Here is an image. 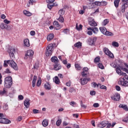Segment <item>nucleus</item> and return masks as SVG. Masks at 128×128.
<instances>
[{"mask_svg": "<svg viewBox=\"0 0 128 128\" xmlns=\"http://www.w3.org/2000/svg\"><path fill=\"white\" fill-rule=\"evenodd\" d=\"M12 86V78L10 76L6 77L4 78V86L5 88H10Z\"/></svg>", "mask_w": 128, "mask_h": 128, "instance_id": "f257e3e1", "label": "nucleus"}, {"mask_svg": "<svg viewBox=\"0 0 128 128\" xmlns=\"http://www.w3.org/2000/svg\"><path fill=\"white\" fill-rule=\"evenodd\" d=\"M52 48H54V44H49L46 48V56H52Z\"/></svg>", "mask_w": 128, "mask_h": 128, "instance_id": "f03ea898", "label": "nucleus"}, {"mask_svg": "<svg viewBox=\"0 0 128 128\" xmlns=\"http://www.w3.org/2000/svg\"><path fill=\"white\" fill-rule=\"evenodd\" d=\"M7 62H8V64H10V66H11L12 68L14 70H18V65L14 60H8Z\"/></svg>", "mask_w": 128, "mask_h": 128, "instance_id": "7ed1b4c3", "label": "nucleus"}, {"mask_svg": "<svg viewBox=\"0 0 128 128\" xmlns=\"http://www.w3.org/2000/svg\"><path fill=\"white\" fill-rule=\"evenodd\" d=\"M118 84L120 86H124L125 88L128 86V82L126 81L124 78H120V80L118 82Z\"/></svg>", "mask_w": 128, "mask_h": 128, "instance_id": "20e7f679", "label": "nucleus"}, {"mask_svg": "<svg viewBox=\"0 0 128 128\" xmlns=\"http://www.w3.org/2000/svg\"><path fill=\"white\" fill-rule=\"evenodd\" d=\"M34 52L32 51V50H28L27 51L26 54L25 55V57L24 58V60H28V58H32V56H34Z\"/></svg>", "mask_w": 128, "mask_h": 128, "instance_id": "39448f33", "label": "nucleus"}, {"mask_svg": "<svg viewBox=\"0 0 128 128\" xmlns=\"http://www.w3.org/2000/svg\"><path fill=\"white\" fill-rule=\"evenodd\" d=\"M104 54H106V56H108L110 58H114V54L108 50V48H104Z\"/></svg>", "mask_w": 128, "mask_h": 128, "instance_id": "423d86ee", "label": "nucleus"}, {"mask_svg": "<svg viewBox=\"0 0 128 128\" xmlns=\"http://www.w3.org/2000/svg\"><path fill=\"white\" fill-rule=\"evenodd\" d=\"M0 124H8L12 122L10 120L4 118H0Z\"/></svg>", "mask_w": 128, "mask_h": 128, "instance_id": "0eeeda50", "label": "nucleus"}, {"mask_svg": "<svg viewBox=\"0 0 128 128\" xmlns=\"http://www.w3.org/2000/svg\"><path fill=\"white\" fill-rule=\"evenodd\" d=\"M111 98L114 102H118L120 98V94L116 93L113 96H111Z\"/></svg>", "mask_w": 128, "mask_h": 128, "instance_id": "6e6552de", "label": "nucleus"}, {"mask_svg": "<svg viewBox=\"0 0 128 128\" xmlns=\"http://www.w3.org/2000/svg\"><path fill=\"white\" fill-rule=\"evenodd\" d=\"M14 52H16V49L12 48L9 52V54L10 56V58L12 60H14Z\"/></svg>", "mask_w": 128, "mask_h": 128, "instance_id": "1a4fd4ad", "label": "nucleus"}, {"mask_svg": "<svg viewBox=\"0 0 128 128\" xmlns=\"http://www.w3.org/2000/svg\"><path fill=\"white\" fill-rule=\"evenodd\" d=\"M30 99L26 98L24 101V106L26 108H30Z\"/></svg>", "mask_w": 128, "mask_h": 128, "instance_id": "9d476101", "label": "nucleus"}, {"mask_svg": "<svg viewBox=\"0 0 128 128\" xmlns=\"http://www.w3.org/2000/svg\"><path fill=\"white\" fill-rule=\"evenodd\" d=\"M116 72L120 76H126V73L122 72L120 68L118 67H116Z\"/></svg>", "mask_w": 128, "mask_h": 128, "instance_id": "9b49d317", "label": "nucleus"}, {"mask_svg": "<svg viewBox=\"0 0 128 128\" xmlns=\"http://www.w3.org/2000/svg\"><path fill=\"white\" fill-rule=\"evenodd\" d=\"M108 123L106 121H103L98 124V128H104L106 126Z\"/></svg>", "mask_w": 128, "mask_h": 128, "instance_id": "f8f14e48", "label": "nucleus"}, {"mask_svg": "<svg viewBox=\"0 0 128 128\" xmlns=\"http://www.w3.org/2000/svg\"><path fill=\"white\" fill-rule=\"evenodd\" d=\"M96 37H94L93 38H92L89 40V44L90 46H92V44H96Z\"/></svg>", "mask_w": 128, "mask_h": 128, "instance_id": "ddd939ff", "label": "nucleus"}, {"mask_svg": "<svg viewBox=\"0 0 128 128\" xmlns=\"http://www.w3.org/2000/svg\"><path fill=\"white\" fill-rule=\"evenodd\" d=\"M80 84H82V86H84V84H88V78H81L80 79Z\"/></svg>", "mask_w": 128, "mask_h": 128, "instance_id": "4468645a", "label": "nucleus"}, {"mask_svg": "<svg viewBox=\"0 0 128 128\" xmlns=\"http://www.w3.org/2000/svg\"><path fill=\"white\" fill-rule=\"evenodd\" d=\"M89 24L90 26H98V24H96V22H94V19H92V20H89Z\"/></svg>", "mask_w": 128, "mask_h": 128, "instance_id": "2eb2a0df", "label": "nucleus"}, {"mask_svg": "<svg viewBox=\"0 0 128 128\" xmlns=\"http://www.w3.org/2000/svg\"><path fill=\"white\" fill-rule=\"evenodd\" d=\"M54 37V34H50L48 36L47 40H48V42H50V40H52Z\"/></svg>", "mask_w": 128, "mask_h": 128, "instance_id": "dca6fc26", "label": "nucleus"}, {"mask_svg": "<svg viewBox=\"0 0 128 128\" xmlns=\"http://www.w3.org/2000/svg\"><path fill=\"white\" fill-rule=\"evenodd\" d=\"M36 80H38V77L36 76H34L33 78V80L32 82V88H34L36 86Z\"/></svg>", "mask_w": 128, "mask_h": 128, "instance_id": "f3484780", "label": "nucleus"}, {"mask_svg": "<svg viewBox=\"0 0 128 128\" xmlns=\"http://www.w3.org/2000/svg\"><path fill=\"white\" fill-rule=\"evenodd\" d=\"M54 68L55 70H60V68H62V66H60V64H56L54 65Z\"/></svg>", "mask_w": 128, "mask_h": 128, "instance_id": "a211bd4d", "label": "nucleus"}, {"mask_svg": "<svg viewBox=\"0 0 128 128\" xmlns=\"http://www.w3.org/2000/svg\"><path fill=\"white\" fill-rule=\"evenodd\" d=\"M23 12L25 16H32V14L26 10H24Z\"/></svg>", "mask_w": 128, "mask_h": 128, "instance_id": "6ab92c4d", "label": "nucleus"}, {"mask_svg": "<svg viewBox=\"0 0 128 128\" xmlns=\"http://www.w3.org/2000/svg\"><path fill=\"white\" fill-rule=\"evenodd\" d=\"M51 60L52 62H54L55 64L58 62V57L56 56L52 57Z\"/></svg>", "mask_w": 128, "mask_h": 128, "instance_id": "aec40b11", "label": "nucleus"}, {"mask_svg": "<svg viewBox=\"0 0 128 128\" xmlns=\"http://www.w3.org/2000/svg\"><path fill=\"white\" fill-rule=\"evenodd\" d=\"M119 108H124V110H126V112H128V108L126 105L120 104L119 105Z\"/></svg>", "mask_w": 128, "mask_h": 128, "instance_id": "412c9836", "label": "nucleus"}, {"mask_svg": "<svg viewBox=\"0 0 128 128\" xmlns=\"http://www.w3.org/2000/svg\"><path fill=\"white\" fill-rule=\"evenodd\" d=\"M100 31L103 34H105L106 32V28L104 27H100Z\"/></svg>", "mask_w": 128, "mask_h": 128, "instance_id": "4be33fe9", "label": "nucleus"}, {"mask_svg": "<svg viewBox=\"0 0 128 128\" xmlns=\"http://www.w3.org/2000/svg\"><path fill=\"white\" fill-rule=\"evenodd\" d=\"M24 44L25 46H30V40L28 39H25L24 40Z\"/></svg>", "mask_w": 128, "mask_h": 128, "instance_id": "5701e85b", "label": "nucleus"}, {"mask_svg": "<svg viewBox=\"0 0 128 128\" xmlns=\"http://www.w3.org/2000/svg\"><path fill=\"white\" fill-rule=\"evenodd\" d=\"M8 94V91L6 89V88H3V90H0V96H4V94Z\"/></svg>", "mask_w": 128, "mask_h": 128, "instance_id": "b1692460", "label": "nucleus"}, {"mask_svg": "<svg viewBox=\"0 0 128 128\" xmlns=\"http://www.w3.org/2000/svg\"><path fill=\"white\" fill-rule=\"evenodd\" d=\"M43 126H48V121L46 120H44L42 122Z\"/></svg>", "mask_w": 128, "mask_h": 128, "instance_id": "393cba45", "label": "nucleus"}, {"mask_svg": "<svg viewBox=\"0 0 128 128\" xmlns=\"http://www.w3.org/2000/svg\"><path fill=\"white\" fill-rule=\"evenodd\" d=\"M128 2L125 1L124 2V3L122 4V8H124L126 9L128 8Z\"/></svg>", "mask_w": 128, "mask_h": 128, "instance_id": "a878e982", "label": "nucleus"}, {"mask_svg": "<svg viewBox=\"0 0 128 128\" xmlns=\"http://www.w3.org/2000/svg\"><path fill=\"white\" fill-rule=\"evenodd\" d=\"M54 82H55V84H60V79L58 78V76H55L54 78Z\"/></svg>", "mask_w": 128, "mask_h": 128, "instance_id": "bb28decb", "label": "nucleus"}, {"mask_svg": "<svg viewBox=\"0 0 128 128\" xmlns=\"http://www.w3.org/2000/svg\"><path fill=\"white\" fill-rule=\"evenodd\" d=\"M6 24H4V23H0V28L1 30H6Z\"/></svg>", "mask_w": 128, "mask_h": 128, "instance_id": "cd10ccee", "label": "nucleus"}, {"mask_svg": "<svg viewBox=\"0 0 128 128\" xmlns=\"http://www.w3.org/2000/svg\"><path fill=\"white\" fill-rule=\"evenodd\" d=\"M105 36H114V34H112V32H108V31H106V33H105Z\"/></svg>", "mask_w": 128, "mask_h": 128, "instance_id": "c85d7f7f", "label": "nucleus"}, {"mask_svg": "<svg viewBox=\"0 0 128 128\" xmlns=\"http://www.w3.org/2000/svg\"><path fill=\"white\" fill-rule=\"evenodd\" d=\"M44 88L45 90H50V85L48 83L44 84Z\"/></svg>", "mask_w": 128, "mask_h": 128, "instance_id": "c756f323", "label": "nucleus"}, {"mask_svg": "<svg viewBox=\"0 0 128 128\" xmlns=\"http://www.w3.org/2000/svg\"><path fill=\"white\" fill-rule=\"evenodd\" d=\"M54 6V3H48V8L49 10H50Z\"/></svg>", "mask_w": 128, "mask_h": 128, "instance_id": "7c9ffc66", "label": "nucleus"}, {"mask_svg": "<svg viewBox=\"0 0 128 128\" xmlns=\"http://www.w3.org/2000/svg\"><path fill=\"white\" fill-rule=\"evenodd\" d=\"M62 32H64L65 34H70V29L68 28L64 29Z\"/></svg>", "mask_w": 128, "mask_h": 128, "instance_id": "2f4dec72", "label": "nucleus"}, {"mask_svg": "<svg viewBox=\"0 0 128 128\" xmlns=\"http://www.w3.org/2000/svg\"><path fill=\"white\" fill-rule=\"evenodd\" d=\"M58 14L60 16H64V10H62V9H61V10H59Z\"/></svg>", "mask_w": 128, "mask_h": 128, "instance_id": "473e14b6", "label": "nucleus"}, {"mask_svg": "<svg viewBox=\"0 0 128 128\" xmlns=\"http://www.w3.org/2000/svg\"><path fill=\"white\" fill-rule=\"evenodd\" d=\"M120 0H115L114 1V4L116 8H118V4H120Z\"/></svg>", "mask_w": 128, "mask_h": 128, "instance_id": "72a5a7b5", "label": "nucleus"}, {"mask_svg": "<svg viewBox=\"0 0 128 128\" xmlns=\"http://www.w3.org/2000/svg\"><path fill=\"white\" fill-rule=\"evenodd\" d=\"M92 32H93L94 34H96L98 32V28L96 27H95L93 28V29L92 30Z\"/></svg>", "mask_w": 128, "mask_h": 128, "instance_id": "f704fd0d", "label": "nucleus"}, {"mask_svg": "<svg viewBox=\"0 0 128 128\" xmlns=\"http://www.w3.org/2000/svg\"><path fill=\"white\" fill-rule=\"evenodd\" d=\"M74 46L75 48H80V46H82V43L80 42H78L74 44Z\"/></svg>", "mask_w": 128, "mask_h": 128, "instance_id": "c9c22d12", "label": "nucleus"}, {"mask_svg": "<svg viewBox=\"0 0 128 128\" xmlns=\"http://www.w3.org/2000/svg\"><path fill=\"white\" fill-rule=\"evenodd\" d=\"M40 84H42V78H40L36 82V86H40Z\"/></svg>", "mask_w": 128, "mask_h": 128, "instance_id": "e433bc0d", "label": "nucleus"}, {"mask_svg": "<svg viewBox=\"0 0 128 128\" xmlns=\"http://www.w3.org/2000/svg\"><path fill=\"white\" fill-rule=\"evenodd\" d=\"M58 20H59L60 22H64V19L62 16H60L58 18Z\"/></svg>", "mask_w": 128, "mask_h": 128, "instance_id": "4c0bfd02", "label": "nucleus"}, {"mask_svg": "<svg viewBox=\"0 0 128 128\" xmlns=\"http://www.w3.org/2000/svg\"><path fill=\"white\" fill-rule=\"evenodd\" d=\"M112 44V46H116V48H118V42H114Z\"/></svg>", "mask_w": 128, "mask_h": 128, "instance_id": "58836bf2", "label": "nucleus"}, {"mask_svg": "<svg viewBox=\"0 0 128 128\" xmlns=\"http://www.w3.org/2000/svg\"><path fill=\"white\" fill-rule=\"evenodd\" d=\"M5 30H12V26L7 24Z\"/></svg>", "mask_w": 128, "mask_h": 128, "instance_id": "ea45409f", "label": "nucleus"}, {"mask_svg": "<svg viewBox=\"0 0 128 128\" xmlns=\"http://www.w3.org/2000/svg\"><path fill=\"white\" fill-rule=\"evenodd\" d=\"M62 124V120H58L56 122V126H60V124Z\"/></svg>", "mask_w": 128, "mask_h": 128, "instance_id": "a19ab883", "label": "nucleus"}, {"mask_svg": "<svg viewBox=\"0 0 128 128\" xmlns=\"http://www.w3.org/2000/svg\"><path fill=\"white\" fill-rule=\"evenodd\" d=\"M108 24V19L104 20L102 22V26H106Z\"/></svg>", "mask_w": 128, "mask_h": 128, "instance_id": "79ce46f5", "label": "nucleus"}, {"mask_svg": "<svg viewBox=\"0 0 128 128\" xmlns=\"http://www.w3.org/2000/svg\"><path fill=\"white\" fill-rule=\"evenodd\" d=\"M75 68L76 70H80L82 67L78 65V64H75Z\"/></svg>", "mask_w": 128, "mask_h": 128, "instance_id": "37998d69", "label": "nucleus"}, {"mask_svg": "<svg viewBox=\"0 0 128 128\" xmlns=\"http://www.w3.org/2000/svg\"><path fill=\"white\" fill-rule=\"evenodd\" d=\"M98 67L99 68H101V70H104V65L100 63L98 64Z\"/></svg>", "mask_w": 128, "mask_h": 128, "instance_id": "c03bdc74", "label": "nucleus"}, {"mask_svg": "<svg viewBox=\"0 0 128 128\" xmlns=\"http://www.w3.org/2000/svg\"><path fill=\"white\" fill-rule=\"evenodd\" d=\"M3 108L4 110H8V104H5L3 106Z\"/></svg>", "mask_w": 128, "mask_h": 128, "instance_id": "a18cd8bd", "label": "nucleus"}, {"mask_svg": "<svg viewBox=\"0 0 128 128\" xmlns=\"http://www.w3.org/2000/svg\"><path fill=\"white\" fill-rule=\"evenodd\" d=\"M53 24L54 26H57L58 28H59L60 26V24H58V22L56 21L54 22Z\"/></svg>", "mask_w": 128, "mask_h": 128, "instance_id": "49530a36", "label": "nucleus"}, {"mask_svg": "<svg viewBox=\"0 0 128 128\" xmlns=\"http://www.w3.org/2000/svg\"><path fill=\"white\" fill-rule=\"evenodd\" d=\"M76 28L78 30H80L82 28V25L80 24L79 27L78 26V24L76 25Z\"/></svg>", "mask_w": 128, "mask_h": 128, "instance_id": "de8ad7c7", "label": "nucleus"}, {"mask_svg": "<svg viewBox=\"0 0 128 128\" xmlns=\"http://www.w3.org/2000/svg\"><path fill=\"white\" fill-rule=\"evenodd\" d=\"M4 24H10V21L8 20V19H5L4 20Z\"/></svg>", "mask_w": 128, "mask_h": 128, "instance_id": "09e8293b", "label": "nucleus"}, {"mask_svg": "<svg viewBox=\"0 0 128 128\" xmlns=\"http://www.w3.org/2000/svg\"><path fill=\"white\" fill-rule=\"evenodd\" d=\"M29 4H34V2H36V0H29Z\"/></svg>", "mask_w": 128, "mask_h": 128, "instance_id": "8fccbe9b", "label": "nucleus"}, {"mask_svg": "<svg viewBox=\"0 0 128 128\" xmlns=\"http://www.w3.org/2000/svg\"><path fill=\"white\" fill-rule=\"evenodd\" d=\"M34 70H38V63H36L34 66Z\"/></svg>", "mask_w": 128, "mask_h": 128, "instance_id": "3c124183", "label": "nucleus"}, {"mask_svg": "<svg viewBox=\"0 0 128 128\" xmlns=\"http://www.w3.org/2000/svg\"><path fill=\"white\" fill-rule=\"evenodd\" d=\"M48 4H54V0H46Z\"/></svg>", "mask_w": 128, "mask_h": 128, "instance_id": "603ef678", "label": "nucleus"}, {"mask_svg": "<svg viewBox=\"0 0 128 128\" xmlns=\"http://www.w3.org/2000/svg\"><path fill=\"white\" fill-rule=\"evenodd\" d=\"M8 61L4 60V68H7V66H8Z\"/></svg>", "mask_w": 128, "mask_h": 128, "instance_id": "864d4df0", "label": "nucleus"}, {"mask_svg": "<svg viewBox=\"0 0 128 128\" xmlns=\"http://www.w3.org/2000/svg\"><path fill=\"white\" fill-rule=\"evenodd\" d=\"M80 106L82 108H86V106L85 104H84L82 101H81Z\"/></svg>", "mask_w": 128, "mask_h": 128, "instance_id": "5fc2aeb1", "label": "nucleus"}, {"mask_svg": "<svg viewBox=\"0 0 128 128\" xmlns=\"http://www.w3.org/2000/svg\"><path fill=\"white\" fill-rule=\"evenodd\" d=\"M93 106L94 108H98L100 106V104H98V103H94L93 104Z\"/></svg>", "mask_w": 128, "mask_h": 128, "instance_id": "6e6d98bb", "label": "nucleus"}, {"mask_svg": "<svg viewBox=\"0 0 128 128\" xmlns=\"http://www.w3.org/2000/svg\"><path fill=\"white\" fill-rule=\"evenodd\" d=\"M100 57H97L95 58L94 62H100Z\"/></svg>", "mask_w": 128, "mask_h": 128, "instance_id": "4d7b16f0", "label": "nucleus"}, {"mask_svg": "<svg viewBox=\"0 0 128 128\" xmlns=\"http://www.w3.org/2000/svg\"><path fill=\"white\" fill-rule=\"evenodd\" d=\"M81 74L82 76H83V78H84V76H86L87 74L86 72H84V71H83L82 73Z\"/></svg>", "mask_w": 128, "mask_h": 128, "instance_id": "13d9d810", "label": "nucleus"}, {"mask_svg": "<svg viewBox=\"0 0 128 128\" xmlns=\"http://www.w3.org/2000/svg\"><path fill=\"white\" fill-rule=\"evenodd\" d=\"M5 72L6 74H11L12 72L10 70V69L6 68L5 70Z\"/></svg>", "mask_w": 128, "mask_h": 128, "instance_id": "bf43d9fd", "label": "nucleus"}, {"mask_svg": "<svg viewBox=\"0 0 128 128\" xmlns=\"http://www.w3.org/2000/svg\"><path fill=\"white\" fill-rule=\"evenodd\" d=\"M18 98L20 100H24V96H22V95H19L18 96Z\"/></svg>", "mask_w": 128, "mask_h": 128, "instance_id": "052dcab7", "label": "nucleus"}, {"mask_svg": "<svg viewBox=\"0 0 128 128\" xmlns=\"http://www.w3.org/2000/svg\"><path fill=\"white\" fill-rule=\"evenodd\" d=\"M72 84V82H70V81H68V82H67L66 83V86H70Z\"/></svg>", "mask_w": 128, "mask_h": 128, "instance_id": "680f3d73", "label": "nucleus"}, {"mask_svg": "<svg viewBox=\"0 0 128 128\" xmlns=\"http://www.w3.org/2000/svg\"><path fill=\"white\" fill-rule=\"evenodd\" d=\"M33 113L34 114H38V110H36V109H34L32 110Z\"/></svg>", "mask_w": 128, "mask_h": 128, "instance_id": "e2e57ef3", "label": "nucleus"}, {"mask_svg": "<svg viewBox=\"0 0 128 128\" xmlns=\"http://www.w3.org/2000/svg\"><path fill=\"white\" fill-rule=\"evenodd\" d=\"M87 34H88V36H92V30L88 31Z\"/></svg>", "mask_w": 128, "mask_h": 128, "instance_id": "0e129e2a", "label": "nucleus"}, {"mask_svg": "<svg viewBox=\"0 0 128 128\" xmlns=\"http://www.w3.org/2000/svg\"><path fill=\"white\" fill-rule=\"evenodd\" d=\"M94 4L96 5V6H100V2H94Z\"/></svg>", "mask_w": 128, "mask_h": 128, "instance_id": "69168bd1", "label": "nucleus"}, {"mask_svg": "<svg viewBox=\"0 0 128 128\" xmlns=\"http://www.w3.org/2000/svg\"><path fill=\"white\" fill-rule=\"evenodd\" d=\"M116 88L118 92H120V87L118 86H116Z\"/></svg>", "mask_w": 128, "mask_h": 128, "instance_id": "338daca9", "label": "nucleus"}, {"mask_svg": "<svg viewBox=\"0 0 128 128\" xmlns=\"http://www.w3.org/2000/svg\"><path fill=\"white\" fill-rule=\"evenodd\" d=\"M30 36H34L36 34V32L32 30L30 32Z\"/></svg>", "mask_w": 128, "mask_h": 128, "instance_id": "774afa93", "label": "nucleus"}]
</instances>
